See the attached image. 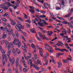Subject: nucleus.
Segmentation results:
<instances>
[{"instance_id":"obj_10","label":"nucleus","mask_w":73,"mask_h":73,"mask_svg":"<svg viewBox=\"0 0 73 73\" xmlns=\"http://www.w3.org/2000/svg\"><path fill=\"white\" fill-rule=\"evenodd\" d=\"M16 45H17L18 48H20V46L21 45V43L20 41H19L18 43H17V44H15Z\"/></svg>"},{"instance_id":"obj_55","label":"nucleus","mask_w":73,"mask_h":73,"mask_svg":"<svg viewBox=\"0 0 73 73\" xmlns=\"http://www.w3.org/2000/svg\"><path fill=\"white\" fill-rule=\"evenodd\" d=\"M26 24L27 25V28H29V27H30V26L28 23H26Z\"/></svg>"},{"instance_id":"obj_52","label":"nucleus","mask_w":73,"mask_h":73,"mask_svg":"<svg viewBox=\"0 0 73 73\" xmlns=\"http://www.w3.org/2000/svg\"><path fill=\"white\" fill-rule=\"evenodd\" d=\"M49 14L50 16H54V15L52 13L50 12L49 13Z\"/></svg>"},{"instance_id":"obj_30","label":"nucleus","mask_w":73,"mask_h":73,"mask_svg":"<svg viewBox=\"0 0 73 73\" xmlns=\"http://www.w3.org/2000/svg\"><path fill=\"white\" fill-rule=\"evenodd\" d=\"M64 45L66 46V47H67V48H68L69 49H70V48L69 47V46H68V44L66 43H65L64 44Z\"/></svg>"},{"instance_id":"obj_36","label":"nucleus","mask_w":73,"mask_h":73,"mask_svg":"<svg viewBox=\"0 0 73 73\" xmlns=\"http://www.w3.org/2000/svg\"><path fill=\"white\" fill-rule=\"evenodd\" d=\"M16 51L18 54H20V50H19V49L17 48Z\"/></svg>"},{"instance_id":"obj_51","label":"nucleus","mask_w":73,"mask_h":73,"mask_svg":"<svg viewBox=\"0 0 73 73\" xmlns=\"http://www.w3.org/2000/svg\"><path fill=\"white\" fill-rule=\"evenodd\" d=\"M15 72L16 73H19V72H18V70L17 69V68H16L15 69Z\"/></svg>"},{"instance_id":"obj_48","label":"nucleus","mask_w":73,"mask_h":73,"mask_svg":"<svg viewBox=\"0 0 73 73\" xmlns=\"http://www.w3.org/2000/svg\"><path fill=\"white\" fill-rule=\"evenodd\" d=\"M56 45H57L58 46H61V44L59 43H57L56 44Z\"/></svg>"},{"instance_id":"obj_17","label":"nucleus","mask_w":73,"mask_h":73,"mask_svg":"<svg viewBox=\"0 0 73 73\" xmlns=\"http://www.w3.org/2000/svg\"><path fill=\"white\" fill-rule=\"evenodd\" d=\"M17 18L18 19H19V20L20 21H23V22H24L23 19V18H22L18 17H17Z\"/></svg>"},{"instance_id":"obj_37","label":"nucleus","mask_w":73,"mask_h":73,"mask_svg":"<svg viewBox=\"0 0 73 73\" xmlns=\"http://www.w3.org/2000/svg\"><path fill=\"white\" fill-rule=\"evenodd\" d=\"M1 52L3 54V53H5V50L3 49L1 51Z\"/></svg>"},{"instance_id":"obj_38","label":"nucleus","mask_w":73,"mask_h":73,"mask_svg":"<svg viewBox=\"0 0 73 73\" xmlns=\"http://www.w3.org/2000/svg\"><path fill=\"white\" fill-rule=\"evenodd\" d=\"M60 56V53H56V57L57 58H58V57H59V56Z\"/></svg>"},{"instance_id":"obj_43","label":"nucleus","mask_w":73,"mask_h":73,"mask_svg":"<svg viewBox=\"0 0 73 73\" xmlns=\"http://www.w3.org/2000/svg\"><path fill=\"white\" fill-rule=\"evenodd\" d=\"M19 62H16V67L17 68L18 67V65H19Z\"/></svg>"},{"instance_id":"obj_35","label":"nucleus","mask_w":73,"mask_h":73,"mask_svg":"<svg viewBox=\"0 0 73 73\" xmlns=\"http://www.w3.org/2000/svg\"><path fill=\"white\" fill-rule=\"evenodd\" d=\"M2 20L3 21H4L5 22H6L7 21V20L5 19V18H2Z\"/></svg>"},{"instance_id":"obj_44","label":"nucleus","mask_w":73,"mask_h":73,"mask_svg":"<svg viewBox=\"0 0 73 73\" xmlns=\"http://www.w3.org/2000/svg\"><path fill=\"white\" fill-rule=\"evenodd\" d=\"M8 15V13H5L2 16L3 17H5V16H7Z\"/></svg>"},{"instance_id":"obj_1","label":"nucleus","mask_w":73,"mask_h":73,"mask_svg":"<svg viewBox=\"0 0 73 73\" xmlns=\"http://www.w3.org/2000/svg\"><path fill=\"white\" fill-rule=\"evenodd\" d=\"M13 29H11L10 31H9L8 29L6 27L5 28V32L7 33H8L9 36H11V33H12V35L13 36V38H16V35H15L14 33H13Z\"/></svg>"},{"instance_id":"obj_20","label":"nucleus","mask_w":73,"mask_h":73,"mask_svg":"<svg viewBox=\"0 0 73 73\" xmlns=\"http://www.w3.org/2000/svg\"><path fill=\"white\" fill-rule=\"evenodd\" d=\"M2 1H3V2H4L3 3V4L5 5H7V4L8 3V2H7V1H6L5 0H3Z\"/></svg>"},{"instance_id":"obj_49","label":"nucleus","mask_w":73,"mask_h":73,"mask_svg":"<svg viewBox=\"0 0 73 73\" xmlns=\"http://www.w3.org/2000/svg\"><path fill=\"white\" fill-rule=\"evenodd\" d=\"M26 22H28V23H31V21L29 20H26Z\"/></svg>"},{"instance_id":"obj_64","label":"nucleus","mask_w":73,"mask_h":73,"mask_svg":"<svg viewBox=\"0 0 73 73\" xmlns=\"http://www.w3.org/2000/svg\"><path fill=\"white\" fill-rule=\"evenodd\" d=\"M60 35L61 36H64V33H60Z\"/></svg>"},{"instance_id":"obj_27","label":"nucleus","mask_w":73,"mask_h":73,"mask_svg":"<svg viewBox=\"0 0 73 73\" xmlns=\"http://www.w3.org/2000/svg\"><path fill=\"white\" fill-rule=\"evenodd\" d=\"M16 52V50L14 48H13L12 50V53H15Z\"/></svg>"},{"instance_id":"obj_53","label":"nucleus","mask_w":73,"mask_h":73,"mask_svg":"<svg viewBox=\"0 0 73 73\" xmlns=\"http://www.w3.org/2000/svg\"><path fill=\"white\" fill-rule=\"evenodd\" d=\"M73 19V17H72L68 19V20H72Z\"/></svg>"},{"instance_id":"obj_26","label":"nucleus","mask_w":73,"mask_h":73,"mask_svg":"<svg viewBox=\"0 0 73 73\" xmlns=\"http://www.w3.org/2000/svg\"><path fill=\"white\" fill-rule=\"evenodd\" d=\"M23 71L24 72H27L28 69L25 68H24L23 69Z\"/></svg>"},{"instance_id":"obj_21","label":"nucleus","mask_w":73,"mask_h":73,"mask_svg":"<svg viewBox=\"0 0 73 73\" xmlns=\"http://www.w3.org/2000/svg\"><path fill=\"white\" fill-rule=\"evenodd\" d=\"M30 32H31V33H35V30L34 29H31L30 30Z\"/></svg>"},{"instance_id":"obj_57","label":"nucleus","mask_w":73,"mask_h":73,"mask_svg":"<svg viewBox=\"0 0 73 73\" xmlns=\"http://www.w3.org/2000/svg\"><path fill=\"white\" fill-rule=\"evenodd\" d=\"M58 64L59 65H60V66H61V65H62V64L60 62H58Z\"/></svg>"},{"instance_id":"obj_23","label":"nucleus","mask_w":73,"mask_h":73,"mask_svg":"<svg viewBox=\"0 0 73 73\" xmlns=\"http://www.w3.org/2000/svg\"><path fill=\"white\" fill-rule=\"evenodd\" d=\"M70 13H69L67 15L64 16V17H70Z\"/></svg>"},{"instance_id":"obj_42","label":"nucleus","mask_w":73,"mask_h":73,"mask_svg":"<svg viewBox=\"0 0 73 73\" xmlns=\"http://www.w3.org/2000/svg\"><path fill=\"white\" fill-rule=\"evenodd\" d=\"M10 46H11V48H13V44L12 42H11L10 43Z\"/></svg>"},{"instance_id":"obj_24","label":"nucleus","mask_w":73,"mask_h":73,"mask_svg":"<svg viewBox=\"0 0 73 73\" xmlns=\"http://www.w3.org/2000/svg\"><path fill=\"white\" fill-rule=\"evenodd\" d=\"M15 34L17 36V38H18L19 36V34L18 33L17 31L15 32Z\"/></svg>"},{"instance_id":"obj_12","label":"nucleus","mask_w":73,"mask_h":73,"mask_svg":"<svg viewBox=\"0 0 73 73\" xmlns=\"http://www.w3.org/2000/svg\"><path fill=\"white\" fill-rule=\"evenodd\" d=\"M50 18L52 19V20H55V21H57V22H58V23H61V21H60L59 20L56 19L54 18V17H51Z\"/></svg>"},{"instance_id":"obj_54","label":"nucleus","mask_w":73,"mask_h":73,"mask_svg":"<svg viewBox=\"0 0 73 73\" xmlns=\"http://www.w3.org/2000/svg\"><path fill=\"white\" fill-rule=\"evenodd\" d=\"M36 11H37V12H39L40 11H39V10H38V9L37 8H36L35 9Z\"/></svg>"},{"instance_id":"obj_32","label":"nucleus","mask_w":73,"mask_h":73,"mask_svg":"<svg viewBox=\"0 0 73 73\" xmlns=\"http://www.w3.org/2000/svg\"><path fill=\"white\" fill-rule=\"evenodd\" d=\"M7 5V7H8V8H9V7H10L11 6V4L9 2H8V3Z\"/></svg>"},{"instance_id":"obj_19","label":"nucleus","mask_w":73,"mask_h":73,"mask_svg":"<svg viewBox=\"0 0 73 73\" xmlns=\"http://www.w3.org/2000/svg\"><path fill=\"white\" fill-rule=\"evenodd\" d=\"M11 24L13 25H16V22H15L13 21H12L11 22Z\"/></svg>"},{"instance_id":"obj_29","label":"nucleus","mask_w":73,"mask_h":73,"mask_svg":"<svg viewBox=\"0 0 73 73\" xmlns=\"http://www.w3.org/2000/svg\"><path fill=\"white\" fill-rule=\"evenodd\" d=\"M32 1H33V3H34V4H36V5H38V6H39V5H38V3H37V2H36V1H35V0H32Z\"/></svg>"},{"instance_id":"obj_60","label":"nucleus","mask_w":73,"mask_h":73,"mask_svg":"<svg viewBox=\"0 0 73 73\" xmlns=\"http://www.w3.org/2000/svg\"><path fill=\"white\" fill-rule=\"evenodd\" d=\"M34 57L35 60H37V55H34Z\"/></svg>"},{"instance_id":"obj_5","label":"nucleus","mask_w":73,"mask_h":73,"mask_svg":"<svg viewBox=\"0 0 73 73\" xmlns=\"http://www.w3.org/2000/svg\"><path fill=\"white\" fill-rule=\"evenodd\" d=\"M22 48L23 50L24 51L23 52V56H25V53L27 52V51L25 49V47L24 46H22Z\"/></svg>"},{"instance_id":"obj_40","label":"nucleus","mask_w":73,"mask_h":73,"mask_svg":"<svg viewBox=\"0 0 73 73\" xmlns=\"http://www.w3.org/2000/svg\"><path fill=\"white\" fill-rule=\"evenodd\" d=\"M53 33V32L52 31H51L50 33H48V35H49V36H52V34Z\"/></svg>"},{"instance_id":"obj_8","label":"nucleus","mask_w":73,"mask_h":73,"mask_svg":"<svg viewBox=\"0 0 73 73\" xmlns=\"http://www.w3.org/2000/svg\"><path fill=\"white\" fill-rule=\"evenodd\" d=\"M38 25H40L39 26L41 27H42L43 26H44L45 25L44 24V23H40V22H39L38 23Z\"/></svg>"},{"instance_id":"obj_46","label":"nucleus","mask_w":73,"mask_h":73,"mask_svg":"<svg viewBox=\"0 0 73 73\" xmlns=\"http://www.w3.org/2000/svg\"><path fill=\"white\" fill-rule=\"evenodd\" d=\"M14 40L16 42H19V40L17 38L15 39Z\"/></svg>"},{"instance_id":"obj_6","label":"nucleus","mask_w":73,"mask_h":73,"mask_svg":"<svg viewBox=\"0 0 73 73\" xmlns=\"http://www.w3.org/2000/svg\"><path fill=\"white\" fill-rule=\"evenodd\" d=\"M0 6L1 7H2V8L4 10V11H6V9L7 10H8V8L5 5H1Z\"/></svg>"},{"instance_id":"obj_47","label":"nucleus","mask_w":73,"mask_h":73,"mask_svg":"<svg viewBox=\"0 0 73 73\" xmlns=\"http://www.w3.org/2000/svg\"><path fill=\"white\" fill-rule=\"evenodd\" d=\"M31 46L32 48H35V44H32Z\"/></svg>"},{"instance_id":"obj_34","label":"nucleus","mask_w":73,"mask_h":73,"mask_svg":"<svg viewBox=\"0 0 73 73\" xmlns=\"http://www.w3.org/2000/svg\"><path fill=\"white\" fill-rule=\"evenodd\" d=\"M50 58H51V60H52V61L53 63H54V64H55V61H54V59H53V57L51 56Z\"/></svg>"},{"instance_id":"obj_22","label":"nucleus","mask_w":73,"mask_h":73,"mask_svg":"<svg viewBox=\"0 0 73 73\" xmlns=\"http://www.w3.org/2000/svg\"><path fill=\"white\" fill-rule=\"evenodd\" d=\"M45 62H46V63H44L43 64V65H44V66H45V65H47V64H48V60L47 59H46V60H44Z\"/></svg>"},{"instance_id":"obj_18","label":"nucleus","mask_w":73,"mask_h":73,"mask_svg":"<svg viewBox=\"0 0 73 73\" xmlns=\"http://www.w3.org/2000/svg\"><path fill=\"white\" fill-rule=\"evenodd\" d=\"M39 53L40 54V55L41 56V57H43L44 56V54L42 53V52L41 50L39 51Z\"/></svg>"},{"instance_id":"obj_50","label":"nucleus","mask_w":73,"mask_h":73,"mask_svg":"<svg viewBox=\"0 0 73 73\" xmlns=\"http://www.w3.org/2000/svg\"><path fill=\"white\" fill-rule=\"evenodd\" d=\"M35 16L37 19H39V17H40V16L38 15L36 13V14Z\"/></svg>"},{"instance_id":"obj_4","label":"nucleus","mask_w":73,"mask_h":73,"mask_svg":"<svg viewBox=\"0 0 73 73\" xmlns=\"http://www.w3.org/2000/svg\"><path fill=\"white\" fill-rule=\"evenodd\" d=\"M56 50H59L60 52H63V51H66L67 52H68V50H66V49H60V48H55Z\"/></svg>"},{"instance_id":"obj_11","label":"nucleus","mask_w":73,"mask_h":73,"mask_svg":"<svg viewBox=\"0 0 73 73\" xmlns=\"http://www.w3.org/2000/svg\"><path fill=\"white\" fill-rule=\"evenodd\" d=\"M48 47H49V49L48 50V51L50 53H52V51L53 50L51 48V46L48 45Z\"/></svg>"},{"instance_id":"obj_15","label":"nucleus","mask_w":73,"mask_h":73,"mask_svg":"<svg viewBox=\"0 0 73 73\" xmlns=\"http://www.w3.org/2000/svg\"><path fill=\"white\" fill-rule=\"evenodd\" d=\"M7 36V34H5L3 35L2 38V39H4V38H6Z\"/></svg>"},{"instance_id":"obj_45","label":"nucleus","mask_w":73,"mask_h":73,"mask_svg":"<svg viewBox=\"0 0 73 73\" xmlns=\"http://www.w3.org/2000/svg\"><path fill=\"white\" fill-rule=\"evenodd\" d=\"M21 38H23V40L25 42H26V40H25V39H24V36H21Z\"/></svg>"},{"instance_id":"obj_13","label":"nucleus","mask_w":73,"mask_h":73,"mask_svg":"<svg viewBox=\"0 0 73 73\" xmlns=\"http://www.w3.org/2000/svg\"><path fill=\"white\" fill-rule=\"evenodd\" d=\"M33 67H34L36 70H38V69H40V68L37 67V66H36L35 65H33Z\"/></svg>"},{"instance_id":"obj_14","label":"nucleus","mask_w":73,"mask_h":73,"mask_svg":"<svg viewBox=\"0 0 73 73\" xmlns=\"http://www.w3.org/2000/svg\"><path fill=\"white\" fill-rule=\"evenodd\" d=\"M38 33L39 36L40 37V38H42V34L40 32H38Z\"/></svg>"},{"instance_id":"obj_3","label":"nucleus","mask_w":73,"mask_h":73,"mask_svg":"<svg viewBox=\"0 0 73 73\" xmlns=\"http://www.w3.org/2000/svg\"><path fill=\"white\" fill-rule=\"evenodd\" d=\"M11 51H9V52H8L7 54V56L8 58H9V61L10 62H12V59L10 57V54L11 53Z\"/></svg>"},{"instance_id":"obj_61","label":"nucleus","mask_w":73,"mask_h":73,"mask_svg":"<svg viewBox=\"0 0 73 73\" xmlns=\"http://www.w3.org/2000/svg\"><path fill=\"white\" fill-rule=\"evenodd\" d=\"M67 37H68V36H63V37H62V38H67Z\"/></svg>"},{"instance_id":"obj_31","label":"nucleus","mask_w":73,"mask_h":73,"mask_svg":"<svg viewBox=\"0 0 73 73\" xmlns=\"http://www.w3.org/2000/svg\"><path fill=\"white\" fill-rule=\"evenodd\" d=\"M36 62L38 64H40V65H42V64H41V63H40V60H39V59L37 60Z\"/></svg>"},{"instance_id":"obj_2","label":"nucleus","mask_w":73,"mask_h":73,"mask_svg":"<svg viewBox=\"0 0 73 73\" xmlns=\"http://www.w3.org/2000/svg\"><path fill=\"white\" fill-rule=\"evenodd\" d=\"M15 27L18 31L21 32H23V31L21 29H24V27L19 23L17 24V25L15 26Z\"/></svg>"},{"instance_id":"obj_59","label":"nucleus","mask_w":73,"mask_h":73,"mask_svg":"<svg viewBox=\"0 0 73 73\" xmlns=\"http://www.w3.org/2000/svg\"><path fill=\"white\" fill-rule=\"evenodd\" d=\"M12 62H13V63H14L15 62V59L14 58H12Z\"/></svg>"},{"instance_id":"obj_62","label":"nucleus","mask_w":73,"mask_h":73,"mask_svg":"<svg viewBox=\"0 0 73 73\" xmlns=\"http://www.w3.org/2000/svg\"><path fill=\"white\" fill-rule=\"evenodd\" d=\"M23 66L25 68H27V65L26 64H23Z\"/></svg>"},{"instance_id":"obj_39","label":"nucleus","mask_w":73,"mask_h":73,"mask_svg":"<svg viewBox=\"0 0 73 73\" xmlns=\"http://www.w3.org/2000/svg\"><path fill=\"white\" fill-rule=\"evenodd\" d=\"M7 48H9L8 49V50L9 51L8 52H9V51H11V50H10V48H11V46H7Z\"/></svg>"},{"instance_id":"obj_63","label":"nucleus","mask_w":73,"mask_h":73,"mask_svg":"<svg viewBox=\"0 0 73 73\" xmlns=\"http://www.w3.org/2000/svg\"><path fill=\"white\" fill-rule=\"evenodd\" d=\"M8 71L9 73H11V72H12V70H11V69H8Z\"/></svg>"},{"instance_id":"obj_56","label":"nucleus","mask_w":73,"mask_h":73,"mask_svg":"<svg viewBox=\"0 0 73 73\" xmlns=\"http://www.w3.org/2000/svg\"><path fill=\"white\" fill-rule=\"evenodd\" d=\"M5 41L4 40H3L1 42V44H4V42H5Z\"/></svg>"},{"instance_id":"obj_16","label":"nucleus","mask_w":73,"mask_h":73,"mask_svg":"<svg viewBox=\"0 0 73 73\" xmlns=\"http://www.w3.org/2000/svg\"><path fill=\"white\" fill-rule=\"evenodd\" d=\"M5 46L7 47V46L9 45V43L8 42V41H7V40H5Z\"/></svg>"},{"instance_id":"obj_7","label":"nucleus","mask_w":73,"mask_h":73,"mask_svg":"<svg viewBox=\"0 0 73 73\" xmlns=\"http://www.w3.org/2000/svg\"><path fill=\"white\" fill-rule=\"evenodd\" d=\"M64 24H68L70 28H73V27L71 26V23H68V22H67L66 21H64Z\"/></svg>"},{"instance_id":"obj_41","label":"nucleus","mask_w":73,"mask_h":73,"mask_svg":"<svg viewBox=\"0 0 73 73\" xmlns=\"http://www.w3.org/2000/svg\"><path fill=\"white\" fill-rule=\"evenodd\" d=\"M70 22H71V27H72V28H71V29H73V21H71Z\"/></svg>"},{"instance_id":"obj_25","label":"nucleus","mask_w":73,"mask_h":73,"mask_svg":"<svg viewBox=\"0 0 73 73\" xmlns=\"http://www.w3.org/2000/svg\"><path fill=\"white\" fill-rule=\"evenodd\" d=\"M29 11L31 13H35V10H32L31 9H30Z\"/></svg>"},{"instance_id":"obj_33","label":"nucleus","mask_w":73,"mask_h":73,"mask_svg":"<svg viewBox=\"0 0 73 73\" xmlns=\"http://www.w3.org/2000/svg\"><path fill=\"white\" fill-rule=\"evenodd\" d=\"M32 21L34 23V24H36V26H37L38 25V24H37V23L36 22V21H35V20L32 19Z\"/></svg>"},{"instance_id":"obj_9","label":"nucleus","mask_w":73,"mask_h":73,"mask_svg":"<svg viewBox=\"0 0 73 73\" xmlns=\"http://www.w3.org/2000/svg\"><path fill=\"white\" fill-rule=\"evenodd\" d=\"M31 56H31V55H30L29 56H27V57L25 56V55L24 56V57L25 59L27 60H29V58H30Z\"/></svg>"},{"instance_id":"obj_28","label":"nucleus","mask_w":73,"mask_h":73,"mask_svg":"<svg viewBox=\"0 0 73 73\" xmlns=\"http://www.w3.org/2000/svg\"><path fill=\"white\" fill-rule=\"evenodd\" d=\"M62 61L65 63H68V62H68V60H62Z\"/></svg>"},{"instance_id":"obj_58","label":"nucleus","mask_w":73,"mask_h":73,"mask_svg":"<svg viewBox=\"0 0 73 73\" xmlns=\"http://www.w3.org/2000/svg\"><path fill=\"white\" fill-rule=\"evenodd\" d=\"M29 61L30 64H32V60L31 59H29Z\"/></svg>"}]
</instances>
